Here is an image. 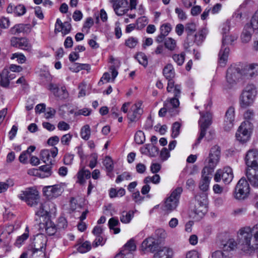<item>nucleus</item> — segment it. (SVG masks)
<instances>
[{"mask_svg": "<svg viewBox=\"0 0 258 258\" xmlns=\"http://www.w3.org/2000/svg\"><path fill=\"white\" fill-rule=\"evenodd\" d=\"M208 34V30L206 28H203L197 32L195 35V42L197 45L202 44L204 39H205L207 34Z\"/></svg>", "mask_w": 258, "mask_h": 258, "instance_id": "nucleus-32", "label": "nucleus"}, {"mask_svg": "<svg viewBox=\"0 0 258 258\" xmlns=\"http://www.w3.org/2000/svg\"><path fill=\"white\" fill-rule=\"evenodd\" d=\"M252 128V124L249 121L242 122L236 133V139L242 143L247 142L250 139Z\"/></svg>", "mask_w": 258, "mask_h": 258, "instance_id": "nucleus-7", "label": "nucleus"}, {"mask_svg": "<svg viewBox=\"0 0 258 258\" xmlns=\"http://www.w3.org/2000/svg\"><path fill=\"white\" fill-rule=\"evenodd\" d=\"M48 89L51 91L53 94L60 99H65L68 97V93L65 87H62L58 89L57 86L53 84H50Z\"/></svg>", "mask_w": 258, "mask_h": 258, "instance_id": "nucleus-22", "label": "nucleus"}, {"mask_svg": "<svg viewBox=\"0 0 258 258\" xmlns=\"http://www.w3.org/2000/svg\"><path fill=\"white\" fill-rule=\"evenodd\" d=\"M91 112V109L87 108H84L83 109L76 111L74 112V115L76 116H78L80 115H83L84 116H88L90 114Z\"/></svg>", "mask_w": 258, "mask_h": 258, "instance_id": "nucleus-59", "label": "nucleus"}, {"mask_svg": "<svg viewBox=\"0 0 258 258\" xmlns=\"http://www.w3.org/2000/svg\"><path fill=\"white\" fill-rule=\"evenodd\" d=\"M172 30V26L170 23H164L160 27V33L162 35L167 36Z\"/></svg>", "mask_w": 258, "mask_h": 258, "instance_id": "nucleus-47", "label": "nucleus"}, {"mask_svg": "<svg viewBox=\"0 0 258 258\" xmlns=\"http://www.w3.org/2000/svg\"><path fill=\"white\" fill-rule=\"evenodd\" d=\"M38 206L35 210V214L38 216H44L47 215V207L46 205L45 204V202L42 203L39 201V203L37 206Z\"/></svg>", "mask_w": 258, "mask_h": 258, "instance_id": "nucleus-38", "label": "nucleus"}, {"mask_svg": "<svg viewBox=\"0 0 258 258\" xmlns=\"http://www.w3.org/2000/svg\"><path fill=\"white\" fill-rule=\"evenodd\" d=\"M180 124L178 122H175L172 127V137L173 138H176L180 133Z\"/></svg>", "mask_w": 258, "mask_h": 258, "instance_id": "nucleus-55", "label": "nucleus"}, {"mask_svg": "<svg viewBox=\"0 0 258 258\" xmlns=\"http://www.w3.org/2000/svg\"><path fill=\"white\" fill-rule=\"evenodd\" d=\"M247 168H256L258 167V150L250 149L245 155L244 158Z\"/></svg>", "mask_w": 258, "mask_h": 258, "instance_id": "nucleus-13", "label": "nucleus"}, {"mask_svg": "<svg viewBox=\"0 0 258 258\" xmlns=\"http://www.w3.org/2000/svg\"><path fill=\"white\" fill-rule=\"evenodd\" d=\"M10 72L8 69H4L0 74V85L3 87H7L10 83V79L8 77Z\"/></svg>", "mask_w": 258, "mask_h": 258, "instance_id": "nucleus-33", "label": "nucleus"}, {"mask_svg": "<svg viewBox=\"0 0 258 258\" xmlns=\"http://www.w3.org/2000/svg\"><path fill=\"white\" fill-rule=\"evenodd\" d=\"M105 243V240L101 235L96 236V238L93 242L92 245L94 247H97L99 245H103Z\"/></svg>", "mask_w": 258, "mask_h": 258, "instance_id": "nucleus-62", "label": "nucleus"}, {"mask_svg": "<svg viewBox=\"0 0 258 258\" xmlns=\"http://www.w3.org/2000/svg\"><path fill=\"white\" fill-rule=\"evenodd\" d=\"M160 177L158 174H155L153 176H147L144 180V182L145 184H148L150 182H152L154 184H158L160 182Z\"/></svg>", "mask_w": 258, "mask_h": 258, "instance_id": "nucleus-46", "label": "nucleus"}, {"mask_svg": "<svg viewBox=\"0 0 258 258\" xmlns=\"http://www.w3.org/2000/svg\"><path fill=\"white\" fill-rule=\"evenodd\" d=\"M212 172L207 171V168H203L202 171V177L199 183V188L203 191L206 192L209 188V184L211 181L210 175Z\"/></svg>", "mask_w": 258, "mask_h": 258, "instance_id": "nucleus-19", "label": "nucleus"}, {"mask_svg": "<svg viewBox=\"0 0 258 258\" xmlns=\"http://www.w3.org/2000/svg\"><path fill=\"white\" fill-rule=\"evenodd\" d=\"M91 177V172L89 170L82 168L79 171L77 174V182L81 184H83L85 182V178L88 179Z\"/></svg>", "mask_w": 258, "mask_h": 258, "instance_id": "nucleus-29", "label": "nucleus"}, {"mask_svg": "<svg viewBox=\"0 0 258 258\" xmlns=\"http://www.w3.org/2000/svg\"><path fill=\"white\" fill-rule=\"evenodd\" d=\"M182 191V189L180 187H177L172 191L170 196L166 199L165 202L163 207L165 211L171 212L176 208Z\"/></svg>", "mask_w": 258, "mask_h": 258, "instance_id": "nucleus-6", "label": "nucleus"}, {"mask_svg": "<svg viewBox=\"0 0 258 258\" xmlns=\"http://www.w3.org/2000/svg\"><path fill=\"white\" fill-rule=\"evenodd\" d=\"M200 114L201 116L199 121L200 127V133L194 146H197L200 144L201 140L206 135L207 129L212 122V114L209 112L207 111L205 114H203L200 112Z\"/></svg>", "mask_w": 258, "mask_h": 258, "instance_id": "nucleus-8", "label": "nucleus"}, {"mask_svg": "<svg viewBox=\"0 0 258 258\" xmlns=\"http://www.w3.org/2000/svg\"><path fill=\"white\" fill-rule=\"evenodd\" d=\"M58 149L54 147L50 150L44 149L41 151L40 158L41 160L47 164H51L53 159L56 156Z\"/></svg>", "mask_w": 258, "mask_h": 258, "instance_id": "nucleus-17", "label": "nucleus"}, {"mask_svg": "<svg viewBox=\"0 0 258 258\" xmlns=\"http://www.w3.org/2000/svg\"><path fill=\"white\" fill-rule=\"evenodd\" d=\"M141 248L143 251L153 252L158 249L159 245L155 238L150 237L143 241Z\"/></svg>", "mask_w": 258, "mask_h": 258, "instance_id": "nucleus-18", "label": "nucleus"}, {"mask_svg": "<svg viewBox=\"0 0 258 258\" xmlns=\"http://www.w3.org/2000/svg\"><path fill=\"white\" fill-rule=\"evenodd\" d=\"M244 75L247 77H254L258 75V64L252 63L243 69Z\"/></svg>", "mask_w": 258, "mask_h": 258, "instance_id": "nucleus-24", "label": "nucleus"}, {"mask_svg": "<svg viewBox=\"0 0 258 258\" xmlns=\"http://www.w3.org/2000/svg\"><path fill=\"white\" fill-rule=\"evenodd\" d=\"M167 91L169 93H172L174 96L180 97L181 87L179 85H175L173 80H169L167 87Z\"/></svg>", "mask_w": 258, "mask_h": 258, "instance_id": "nucleus-27", "label": "nucleus"}, {"mask_svg": "<svg viewBox=\"0 0 258 258\" xmlns=\"http://www.w3.org/2000/svg\"><path fill=\"white\" fill-rule=\"evenodd\" d=\"M134 215V212L133 211H123L120 216V220L123 223H129L133 218Z\"/></svg>", "mask_w": 258, "mask_h": 258, "instance_id": "nucleus-36", "label": "nucleus"}, {"mask_svg": "<svg viewBox=\"0 0 258 258\" xmlns=\"http://www.w3.org/2000/svg\"><path fill=\"white\" fill-rule=\"evenodd\" d=\"M256 95V89L253 85L246 86L239 96V103L240 107L245 109L252 106Z\"/></svg>", "mask_w": 258, "mask_h": 258, "instance_id": "nucleus-1", "label": "nucleus"}, {"mask_svg": "<svg viewBox=\"0 0 258 258\" xmlns=\"http://www.w3.org/2000/svg\"><path fill=\"white\" fill-rule=\"evenodd\" d=\"M93 19L91 17L88 18L84 24L83 31L85 32L86 33H88L90 28L93 25Z\"/></svg>", "mask_w": 258, "mask_h": 258, "instance_id": "nucleus-53", "label": "nucleus"}, {"mask_svg": "<svg viewBox=\"0 0 258 258\" xmlns=\"http://www.w3.org/2000/svg\"><path fill=\"white\" fill-rule=\"evenodd\" d=\"M221 157V149L219 146L214 145L210 150L209 155L205 161V167L207 171L212 172L218 164Z\"/></svg>", "mask_w": 258, "mask_h": 258, "instance_id": "nucleus-3", "label": "nucleus"}, {"mask_svg": "<svg viewBox=\"0 0 258 258\" xmlns=\"http://www.w3.org/2000/svg\"><path fill=\"white\" fill-rule=\"evenodd\" d=\"M249 189L247 180L244 178H241L235 187L233 194L234 198L239 200L244 199L248 196Z\"/></svg>", "mask_w": 258, "mask_h": 258, "instance_id": "nucleus-10", "label": "nucleus"}, {"mask_svg": "<svg viewBox=\"0 0 258 258\" xmlns=\"http://www.w3.org/2000/svg\"><path fill=\"white\" fill-rule=\"evenodd\" d=\"M17 87H19L22 92H25L28 89V85L24 77H21L17 80Z\"/></svg>", "mask_w": 258, "mask_h": 258, "instance_id": "nucleus-42", "label": "nucleus"}, {"mask_svg": "<svg viewBox=\"0 0 258 258\" xmlns=\"http://www.w3.org/2000/svg\"><path fill=\"white\" fill-rule=\"evenodd\" d=\"M90 157L91 159L90 161L89 166L92 169L94 168L97 164L98 155L96 153H93L91 155Z\"/></svg>", "mask_w": 258, "mask_h": 258, "instance_id": "nucleus-61", "label": "nucleus"}, {"mask_svg": "<svg viewBox=\"0 0 258 258\" xmlns=\"http://www.w3.org/2000/svg\"><path fill=\"white\" fill-rule=\"evenodd\" d=\"M70 69L72 72L77 73L83 70L89 71L90 70V66L88 64L75 63L70 67Z\"/></svg>", "mask_w": 258, "mask_h": 258, "instance_id": "nucleus-37", "label": "nucleus"}, {"mask_svg": "<svg viewBox=\"0 0 258 258\" xmlns=\"http://www.w3.org/2000/svg\"><path fill=\"white\" fill-rule=\"evenodd\" d=\"M164 44L166 48L171 51L175 50L177 47L176 40L172 37L166 38Z\"/></svg>", "mask_w": 258, "mask_h": 258, "instance_id": "nucleus-34", "label": "nucleus"}, {"mask_svg": "<svg viewBox=\"0 0 258 258\" xmlns=\"http://www.w3.org/2000/svg\"><path fill=\"white\" fill-rule=\"evenodd\" d=\"M81 136L85 140H88L91 135V130L89 125L87 124L83 126L81 130Z\"/></svg>", "mask_w": 258, "mask_h": 258, "instance_id": "nucleus-40", "label": "nucleus"}, {"mask_svg": "<svg viewBox=\"0 0 258 258\" xmlns=\"http://www.w3.org/2000/svg\"><path fill=\"white\" fill-rule=\"evenodd\" d=\"M175 13L177 15L178 19L180 20L184 21L186 19V15L182 9L176 8L175 9Z\"/></svg>", "mask_w": 258, "mask_h": 258, "instance_id": "nucleus-58", "label": "nucleus"}, {"mask_svg": "<svg viewBox=\"0 0 258 258\" xmlns=\"http://www.w3.org/2000/svg\"><path fill=\"white\" fill-rule=\"evenodd\" d=\"M243 70H241L235 66H231L228 68L226 74L228 87L230 88L235 86L242 76H245Z\"/></svg>", "mask_w": 258, "mask_h": 258, "instance_id": "nucleus-5", "label": "nucleus"}, {"mask_svg": "<svg viewBox=\"0 0 258 258\" xmlns=\"http://www.w3.org/2000/svg\"><path fill=\"white\" fill-rule=\"evenodd\" d=\"M142 102L139 101L134 104L131 108L127 114V118L131 122H135L138 120L143 112V109L142 107Z\"/></svg>", "mask_w": 258, "mask_h": 258, "instance_id": "nucleus-14", "label": "nucleus"}, {"mask_svg": "<svg viewBox=\"0 0 258 258\" xmlns=\"http://www.w3.org/2000/svg\"><path fill=\"white\" fill-rule=\"evenodd\" d=\"M246 175L251 185L258 188V167L256 168H247Z\"/></svg>", "mask_w": 258, "mask_h": 258, "instance_id": "nucleus-20", "label": "nucleus"}, {"mask_svg": "<svg viewBox=\"0 0 258 258\" xmlns=\"http://www.w3.org/2000/svg\"><path fill=\"white\" fill-rule=\"evenodd\" d=\"M135 141L138 144H142L145 141L144 133L141 131L137 132L135 135Z\"/></svg>", "mask_w": 258, "mask_h": 258, "instance_id": "nucleus-50", "label": "nucleus"}, {"mask_svg": "<svg viewBox=\"0 0 258 258\" xmlns=\"http://www.w3.org/2000/svg\"><path fill=\"white\" fill-rule=\"evenodd\" d=\"M247 226L246 227H247ZM245 227H244L245 228ZM243 228V227L240 228L238 231L237 232V234H238V232L240 230ZM237 240H238V243L233 238H230L229 239L225 244H224L223 246V249L224 251H230L231 250H233L235 249L237 246V244H238L240 248L241 249L240 246L239 244V240L238 238L237 237Z\"/></svg>", "mask_w": 258, "mask_h": 258, "instance_id": "nucleus-26", "label": "nucleus"}, {"mask_svg": "<svg viewBox=\"0 0 258 258\" xmlns=\"http://www.w3.org/2000/svg\"><path fill=\"white\" fill-rule=\"evenodd\" d=\"M17 45L19 48L27 51L30 50L32 47L29 41L25 37L17 38Z\"/></svg>", "mask_w": 258, "mask_h": 258, "instance_id": "nucleus-31", "label": "nucleus"}, {"mask_svg": "<svg viewBox=\"0 0 258 258\" xmlns=\"http://www.w3.org/2000/svg\"><path fill=\"white\" fill-rule=\"evenodd\" d=\"M163 75L165 77L169 80H172L174 77V71L172 64H167L163 69Z\"/></svg>", "mask_w": 258, "mask_h": 258, "instance_id": "nucleus-35", "label": "nucleus"}, {"mask_svg": "<svg viewBox=\"0 0 258 258\" xmlns=\"http://www.w3.org/2000/svg\"><path fill=\"white\" fill-rule=\"evenodd\" d=\"M45 204L46 205L47 207V214L48 213H54L56 211L55 205L49 201L45 202Z\"/></svg>", "mask_w": 258, "mask_h": 258, "instance_id": "nucleus-60", "label": "nucleus"}, {"mask_svg": "<svg viewBox=\"0 0 258 258\" xmlns=\"http://www.w3.org/2000/svg\"><path fill=\"white\" fill-rule=\"evenodd\" d=\"M63 191V187L60 184L46 186L43 188L44 195L49 199L59 197Z\"/></svg>", "mask_w": 258, "mask_h": 258, "instance_id": "nucleus-12", "label": "nucleus"}, {"mask_svg": "<svg viewBox=\"0 0 258 258\" xmlns=\"http://www.w3.org/2000/svg\"><path fill=\"white\" fill-rule=\"evenodd\" d=\"M197 205L194 210L195 213L200 217L204 215L207 212L208 195L206 192H201L196 196Z\"/></svg>", "mask_w": 258, "mask_h": 258, "instance_id": "nucleus-11", "label": "nucleus"}, {"mask_svg": "<svg viewBox=\"0 0 258 258\" xmlns=\"http://www.w3.org/2000/svg\"><path fill=\"white\" fill-rule=\"evenodd\" d=\"M73 135L70 133L62 136L60 139L61 143L63 145L69 146L72 139Z\"/></svg>", "mask_w": 258, "mask_h": 258, "instance_id": "nucleus-56", "label": "nucleus"}, {"mask_svg": "<svg viewBox=\"0 0 258 258\" xmlns=\"http://www.w3.org/2000/svg\"><path fill=\"white\" fill-rule=\"evenodd\" d=\"M19 197L31 207H36L40 201L39 193L35 188L26 189L25 190L21 192Z\"/></svg>", "mask_w": 258, "mask_h": 258, "instance_id": "nucleus-4", "label": "nucleus"}, {"mask_svg": "<svg viewBox=\"0 0 258 258\" xmlns=\"http://www.w3.org/2000/svg\"><path fill=\"white\" fill-rule=\"evenodd\" d=\"M103 163L108 172L112 171L113 169V162L110 157H105L103 160Z\"/></svg>", "mask_w": 258, "mask_h": 258, "instance_id": "nucleus-54", "label": "nucleus"}, {"mask_svg": "<svg viewBox=\"0 0 258 258\" xmlns=\"http://www.w3.org/2000/svg\"><path fill=\"white\" fill-rule=\"evenodd\" d=\"M254 30L248 24H246L244 28L241 35V40L243 43H247L250 40L252 34Z\"/></svg>", "mask_w": 258, "mask_h": 258, "instance_id": "nucleus-25", "label": "nucleus"}, {"mask_svg": "<svg viewBox=\"0 0 258 258\" xmlns=\"http://www.w3.org/2000/svg\"><path fill=\"white\" fill-rule=\"evenodd\" d=\"M233 177L232 169L229 166H225L216 170L214 180L216 182H219L222 180L225 184H229L232 181Z\"/></svg>", "mask_w": 258, "mask_h": 258, "instance_id": "nucleus-9", "label": "nucleus"}, {"mask_svg": "<svg viewBox=\"0 0 258 258\" xmlns=\"http://www.w3.org/2000/svg\"><path fill=\"white\" fill-rule=\"evenodd\" d=\"M235 120V109L233 107H230L227 110L223 123V128L226 131H230L234 126Z\"/></svg>", "mask_w": 258, "mask_h": 258, "instance_id": "nucleus-15", "label": "nucleus"}, {"mask_svg": "<svg viewBox=\"0 0 258 258\" xmlns=\"http://www.w3.org/2000/svg\"><path fill=\"white\" fill-rule=\"evenodd\" d=\"M160 157L162 160L165 161L170 157V153L166 148H164L161 151Z\"/></svg>", "mask_w": 258, "mask_h": 258, "instance_id": "nucleus-63", "label": "nucleus"}, {"mask_svg": "<svg viewBox=\"0 0 258 258\" xmlns=\"http://www.w3.org/2000/svg\"><path fill=\"white\" fill-rule=\"evenodd\" d=\"M249 25L251 26V27L254 31L258 30V10L252 16L251 19L250 24Z\"/></svg>", "mask_w": 258, "mask_h": 258, "instance_id": "nucleus-52", "label": "nucleus"}, {"mask_svg": "<svg viewBox=\"0 0 258 258\" xmlns=\"http://www.w3.org/2000/svg\"><path fill=\"white\" fill-rule=\"evenodd\" d=\"M180 97L175 96L171 98L169 101L165 103V106L170 109L172 108H177L179 105V98Z\"/></svg>", "mask_w": 258, "mask_h": 258, "instance_id": "nucleus-39", "label": "nucleus"}, {"mask_svg": "<svg viewBox=\"0 0 258 258\" xmlns=\"http://www.w3.org/2000/svg\"><path fill=\"white\" fill-rule=\"evenodd\" d=\"M172 58L178 65L181 66L184 61L185 54L184 53H181L180 54H173Z\"/></svg>", "mask_w": 258, "mask_h": 258, "instance_id": "nucleus-51", "label": "nucleus"}, {"mask_svg": "<svg viewBox=\"0 0 258 258\" xmlns=\"http://www.w3.org/2000/svg\"><path fill=\"white\" fill-rule=\"evenodd\" d=\"M71 28L72 26L69 22L62 23L59 19H57L55 24L54 33L56 34L61 32L63 35H66L70 33Z\"/></svg>", "mask_w": 258, "mask_h": 258, "instance_id": "nucleus-21", "label": "nucleus"}, {"mask_svg": "<svg viewBox=\"0 0 258 258\" xmlns=\"http://www.w3.org/2000/svg\"><path fill=\"white\" fill-rule=\"evenodd\" d=\"M237 38V36L232 34H226L223 36L222 44L219 52V63L221 67H224L227 61L230 49L227 45H231Z\"/></svg>", "mask_w": 258, "mask_h": 258, "instance_id": "nucleus-2", "label": "nucleus"}, {"mask_svg": "<svg viewBox=\"0 0 258 258\" xmlns=\"http://www.w3.org/2000/svg\"><path fill=\"white\" fill-rule=\"evenodd\" d=\"M91 248V245L90 242L86 241L80 244L77 249L81 253H85L89 251Z\"/></svg>", "mask_w": 258, "mask_h": 258, "instance_id": "nucleus-45", "label": "nucleus"}, {"mask_svg": "<svg viewBox=\"0 0 258 258\" xmlns=\"http://www.w3.org/2000/svg\"><path fill=\"white\" fill-rule=\"evenodd\" d=\"M29 236V231L28 227L27 226L25 231L23 234L17 238V246H21L24 244V242L26 240Z\"/></svg>", "mask_w": 258, "mask_h": 258, "instance_id": "nucleus-41", "label": "nucleus"}, {"mask_svg": "<svg viewBox=\"0 0 258 258\" xmlns=\"http://www.w3.org/2000/svg\"><path fill=\"white\" fill-rule=\"evenodd\" d=\"M154 254L153 258H171L173 252L167 247H160Z\"/></svg>", "mask_w": 258, "mask_h": 258, "instance_id": "nucleus-23", "label": "nucleus"}, {"mask_svg": "<svg viewBox=\"0 0 258 258\" xmlns=\"http://www.w3.org/2000/svg\"><path fill=\"white\" fill-rule=\"evenodd\" d=\"M136 249V245L133 239L130 240L124 246V250H122L120 253H118L116 255L115 257H122V255H124L126 252L125 250H127L128 251H134Z\"/></svg>", "mask_w": 258, "mask_h": 258, "instance_id": "nucleus-30", "label": "nucleus"}, {"mask_svg": "<svg viewBox=\"0 0 258 258\" xmlns=\"http://www.w3.org/2000/svg\"><path fill=\"white\" fill-rule=\"evenodd\" d=\"M199 253L195 250L188 251L185 255V258H199Z\"/></svg>", "mask_w": 258, "mask_h": 258, "instance_id": "nucleus-64", "label": "nucleus"}, {"mask_svg": "<svg viewBox=\"0 0 258 258\" xmlns=\"http://www.w3.org/2000/svg\"><path fill=\"white\" fill-rule=\"evenodd\" d=\"M197 30L195 23L192 22L187 23L185 26V31L187 33V37L194 33Z\"/></svg>", "mask_w": 258, "mask_h": 258, "instance_id": "nucleus-43", "label": "nucleus"}, {"mask_svg": "<svg viewBox=\"0 0 258 258\" xmlns=\"http://www.w3.org/2000/svg\"><path fill=\"white\" fill-rule=\"evenodd\" d=\"M142 153L148 155L151 157L155 156L158 153L157 147L152 144H147L145 147L141 149Z\"/></svg>", "mask_w": 258, "mask_h": 258, "instance_id": "nucleus-28", "label": "nucleus"}, {"mask_svg": "<svg viewBox=\"0 0 258 258\" xmlns=\"http://www.w3.org/2000/svg\"><path fill=\"white\" fill-rule=\"evenodd\" d=\"M139 43L138 39L136 37H130L125 41V45L127 47L133 48H135Z\"/></svg>", "mask_w": 258, "mask_h": 258, "instance_id": "nucleus-44", "label": "nucleus"}, {"mask_svg": "<svg viewBox=\"0 0 258 258\" xmlns=\"http://www.w3.org/2000/svg\"><path fill=\"white\" fill-rule=\"evenodd\" d=\"M131 175L128 172H124L121 175H118L115 180L116 183H119L124 180H130Z\"/></svg>", "mask_w": 258, "mask_h": 258, "instance_id": "nucleus-57", "label": "nucleus"}, {"mask_svg": "<svg viewBox=\"0 0 258 258\" xmlns=\"http://www.w3.org/2000/svg\"><path fill=\"white\" fill-rule=\"evenodd\" d=\"M138 62L142 65L146 67L148 64V59L144 53L140 52L138 53L136 57Z\"/></svg>", "mask_w": 258, "mask_h": 258, "instance_id": "nucleus-49", "label": "nucleus"}, {"mask_svg": "<svg viewBox=\"0 0 258 258\" xmlns=\"http://www.w3.org/2000/svg\"><path fill=\"white\" fill-rule=\"evenodd\" d=\"M112 4L115 13L118 16H122L128 12V9H124L128 5L127 0H109Z\"/></svg>", "mask_w": 258, "mask_h": 258, "instance_id": "nucleus-16", "label": "nucleus"}, {"mask_svg": "<svg viewBox=\"0 0 258 258\" xmlns=\"http://www.w3.org/2000/svg\"><path fill=\"white\" fill-rule=\"evenodd\" d=\"M31 27L30 24H20L17 25V33L22 32L28 33L31 31Z\"/></svg>", "mask_w": 258, "mask_h": 258, "instance_id": "nucleus-48", "label": "nucleus"}]
</instances>
